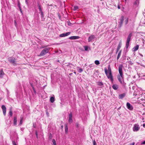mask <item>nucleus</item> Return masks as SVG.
I'll return each mask as SVG.
<instances>
[{
	"mask_svg": "<svg viewBox=\"0 0 145 145\" xmlns=\"http://www.w3.org/2000/svg\"><path fill=\"white\" fill-rule=\"evenodd\" d=\"M118 79L119 81L121 84L122 83V81H123L124 77L123 73H120L119 75H118L117 76Z\"/></svg>",
	"mask_w": 145,
	"mask_h": 145,
	"instance_id": "f03ea898",
	"label": "nucleus"
},
{
	"mask_svg": "<svg viewBox=\"0 0 145 145\" xmlns=\"http://www.w3.org/2000/svg\"><path fill=\"white\" fill-rule=\"evenodd\" d=\"M33 89L34 91V92H35V88L33 87Z\"/></svg>",
	"mask_w": 145,
	"mask_h": 145,
	"instance_id": "49530a36",
	"label": "nucleus"
},
{
	"mask_svg": "<svg viewBox=\"0 0 145 145\" xmlns=\"http://www.w3.org/2000/svg\"><path fill=\"white\" fill-rule=\"evenodd\" d=\"M95 37V35H91L88 38V41L90 42L93 40Z\"/></svg>",
	"mask_w": 145,
	"mask_h": 145,
	"instance_id": "ddd939ff",
	"label": "nucleus"
},
{
	"mask_svg": "<svg viewBox=\"0 0 145 145\" xmlns=\"http://www.w3.org/2000/svg\"><path fill=\"white\" fill-rule=\"evenodd\" d=\"M35 135H36L37 138H38V133L37 131H36L35 132Z\"/></svg>",
	"mask_w": 145,
	"mask_h": 145,
	"instance_id": "4c0bfd02",
	"label": "nucleus"
},
{
	"mask_svg": "<svg viewBox=\"0 0 145 145\" xmlns=\"http://www.w3.org/2000/svg\"><path fill=\"white\" fill-rule=\"evenodd\" d=\"M139 46L138 45H136L133 48L134 51H136L138 49Z\"/></svg>",
	"mask_w": 145,
	"mask_h": 145,
	"instance_id": "aec40b11",
	"label": "nucleus"
},
{
	"mask_svg": "<svg viewBox=\"0 0 145 145\" xmlns=\"http://www.w3.org/2000/svg\"><path fill=\"white\" fill-rule=\"evenodd\" d=\"M78 125H76V127H78Z\"/></svg>",
	"mask_w": 145,
	"mask_h": 145,
	"instance_id": "6e6d98bb",
	"label": "nucleus"
},
{
	"mask_svg": "<svg viewBox=\"0 0 145 145\" xmlns=\"http://www.w3.org/2000/svg\"><path fill=\"white\" fill-rule=\"evenodd\" d=\"M121 47V44L120 43H119L118 45V47L117 48V50H119L120 49V48Z\"/></svg>",
	"mask_w": 145,
	"mask_h": 145,
	"instance_id": "cd10ccee",
	"label": "nucleus"
},
{
	"mask_svg": "<svg viewBox=\"0 0 145 145\" xmlns=\"http://www.w3.org/2000/svg\"><path fill=\"white\" fill-rule=\"evenodd\" d=\"M69 123H71L72 122V112H71L69 114Z\"/></svg>",
	"mask_w": 145,
	"mask_h": 145,
	"instance_id": "f8f14e48",
	"label": "nucleus"
},
{
	"mask_svg": "<svg viewBox=\"0 0 145 145\" xmlns=\"http://www.w3.org/2000/svg\"><path fill=\"white\" fill-rule=\"evenodd\" d=\"M108 79H109L112 82H113V77L112 73H105Z\"/></svg>",
	"mask_w": 145,
	"mask_h": 145,
	"instance_id": "423d86ee",
	"label": "nucleus"
},
{
	"mask_svg": "<svg viewBox=\"0 0 145 145\" xmlns=\"http://www.w3.org/2000/svg\"><path fill=\"white\" fill-rule=\"evenodd\" d=\"M84 48L85 50L87 51L88 50V46H84Z\"/></svg>",
	"mask_w": 145,
	"mask_h": 145,
	"instance_id": "72a5a7b5",
	"label": "nucleus"
},
{
	"mask_svg": "<svg viewBox=\"0 0 145 145\" xmlns=\"http://www.w3.org/2000/svg\"><path fill=\"white\" fill-rule=\"evenodd\" d=\"M71 33L70 32H67L65 33H63L62 34H61L59 35V36L60 37H65L66 36H67L69 35Z\"/></svg>",
	"mask_w": 145,
	"mask_h": 145,
	"instance_id": "1a4fd4ad",
	"label": "nucleus"
},
{
	"mask_svg": "<svg viewBox=\"0 0 145 145\" xmlns=\"http://www.w3.org/2000/svg\"><path fill=\"white\" fill-rule=\"evenodd\" d=\"M23 118L22 117H21V119L20 121L19 125H21L22 124L23 122Z\"/></svg>",
	"mask_w": 145,
	"mask_h": 145,
	"instance_id": "a878e982",
	"label": "nucleus"
},
{
	"mask_svg": "<svg viewBox=\"0 0 145 145\" xmlns=\"http://www.w3.org/2000/svg\"><path fill=\"white\" fill-rule=\"evenodd\" d=\"M82 69L80 68L79 69V70L78 71V72H82Z\"/></svg>",
	"mask_w": 145,
	"mask_h": 145,
	"instance_id": "ea45409f",
	"label": "nucleus"
},
{
	"mask_svg": "<svg viewBox=\"0 0 145 145\" xmlns=\"http://www.w3.org/2000/svg\"><path fill=\"white\" fill-rule=\"evenodd\" d=\"M97 85L99 86H102L103 85V83L102 82H98L97 83Z\"/></svg>",
	"mask_w": 145,
	"mask_h": 145,
	"instance_id": "5701e85b",
	"label": "nucleus"
},
{
	"mask_svg": "<svg viewBox=\"0 0 145 145\" xmlns=\"http://www.w3.org/2000/svg\"><path fill=\"white\" fill-rule=\"evenodd\" d=\"M95 64L97 65H98L100 64V62L98 60H96L95 61Z\"/></svg>",
	"mask_w": 145,
	"mask_h": 145,
	"instance_id": "c756f323",
	"label": "nucleus"
},
{
	"mask_svg": "<svg viewBox=\"0 0 145 145\" xmlns=\"http://www.w3.org/2000/svg\"><path fill=\"white\" fill-rule=\"evenodd\" d=\"M112 87L114 89L116 90L118 88L119 86L117 84H114L113 85Z\"/></svg>",
	"mask_w": 145,
	"mask_h": 145,
	"instance_id": "2eb2a0df",
	"label": "nucleus"
},
{
	"mask_svg": "<svg viewBox=\"0 0 145 145\" xmlns=\"http://www.w3.org/2000/svg\"><path fill=\"white\" fill-rule=\"evenodd\" d=\"M17 118L16 117H14V118L13 124L14 125H16L17 124Z\"/></svg>",
	"mask_w": 145,
	"mask_h": 145,
	"instance_id": "dca6fc26",
	"label": "nucleus"
},
{
	"mask_svg": "<svg viewBox=\"0 0 145 145\" xmlns=\"http://www.w3.org/2000/svg\"><path fill=\"white\" fill-rule=\"evenodd\" d=\"M125 94L124 93L120 94L119 95V98L120 99H122L125 96Z\"/></svg>",
	"mask_w": 145,
	"mask_h": 145,
	"instance_id": "6ab92c4d",
	"label": "nucleus"
},
{
	"mask_svg": "<svg viewBox=\"0 0 145 145\" xmlns=\"http://www.w3.org/2000/svg\"><path fill=\"white\" fill-rule=\"evenodd\" d=\"M14 24H15V25L16 26L17 25V23L16 22V20H14Z\"/></svg>",
	"mask_w": 145,
	"mask_h": 145,
	"instance_id": "a19ab883",
	"label": "nucleus"
},
{
	"mask_svg": "<svg viewBox=\"0 0 145 145\" xmlns=\"http://www.w3.org/2000/svg\"><path fill=\"white\" fill-rule=\"evenodd\" d=\"M52 142L53 143V144H54V145H56V141L55 140V139H53V140H52Z\"/></svg>",
	"mask_w": 145,
	"mask_h": 145,
	"instance_id": "2f4dec72",
	"label": "nucleus"
},
{
	"mask_svg": "<svg viewBox=\"0 0 145 145\" xmlns=\"http://www.w3.org/2000/svg\"><path fill=\"white\" fill-rule=\"evenodd\" d=\"M142 144H145V140L144 141V142H143L142 143Z\"/></svg>",
	"mask_w": 145,
	"mask_h": 145,
	"instance_id": "a18cd8bd",
	"label": "nucleus"
},
{
	"mask_svg": "<svg viewBox=\"0 0 145 145\" xmlns=\"http://www.w3.org/2000/svg\"><path fill=\"white\" fill-rule=\"evenodd\" d=\"M119 50H117H117H116V53L117 54V53L118 52V51Z\"/></svg>",
	"mask_w": 145,
	"mask_h": 145,
	"instance_id": "3c124183",
	"label": "nucleus"
},
{
	"mask_svg": "<svg viewBox=\"0 0 145 145\" xmlns=\"http://www.w3.org/2000/svg\"><path fill=\"white\" fill-rule=\"evenodd\" d=\"M1 72H3V71L2 70L1 71Z\"/></svg>",
	"mask_w": 145,
	"mask_h": 145,
	"instance_id": "864d4df0",
	"label": "nucleus"
},
{
	"mask_svg": "<svg viewBox=\"0 0 145 145\" xmlns=\"http://www.w3.org/2000/svg\"><path fill=\"white\" fill-rule=\"evenodd\" d=\"M65 133L66 134H67L68 132V127L67 124H65Z\"/></svg>",
	"mask_w": 145,
	"mask_h": 145,
	"instance_id": "f3484780",
	"label": "nucleus"
},
{
	"mask_svg": "<svg viewBox=\"0 0 145 145\" xmlns=\"http://www.w3.org/2000/svg\"><path fill=\"white\" fill-rule=\"evenodd\" d=\"M33 127L34 128H35L36 127L35 126H34V125H33Z\"/></svg>",
	"mask_w": 145,
	"mask_h": 145,
	"instance_id": "5fc2aeb1",
	"label": "nucleus"
},
{
	"mask_svg": "<svg viewBox=\"0 0 145 145\" xmlns=\"http://www.w3.org/2000/svg\"><path fill=\"white\" fill-rule=\"evenodd\" d=\"M140 129V127L139 125L138 124H136L134 125V126L133 128V130L134 132H137Z\"/></svg>",
	"mask_w": 145,
	"mask_h": 145,
	"instance_id": "39448f33",
	"label": "nucleus"
},
{
	"mask_svg": "<svg viewBox=\"0 0 145 145\" xmlns=\"http://www.w3.org/2000/svg\"><path fill=\"white\" fill-rule=\"evenodd\" d=\"M123 65H121L119 66V72H122V69Z\"/></svg>",
	"mask_w": 145,
	"mask_h": 145,
	"instance_id": "a211bd4d",
	"label": "nucleus"
},
{
	"mask_svg": "<svg viewBox=\"0 0 145 145\" xmlns=\"http://www.w3.org/2000/svg\"><path fill=\"white\" fill-rule=\"evenodd\" d=\"M50 101L51 103H53L54 101V98L53 97H51L50 98Z\"/></svg>",
	"mask_w": 145,
	"mask_h": 145,
	"instance_id": "b1692460",
	"label": "nucleus"
},
{
	"mask_svg": "<svg viewBox=\"0 0 145 145\" xmlns=\"http://www.w3.org/2000/svg\"><path fill=\"white\" fill-rule=\"evenodd\" d=\"M40 13H41V15L42 17H44V15L43 12L42 11H40Z\"/></svg>",
	"mask_w": 145,
	"mask_h": 145,
	"instance_id": "c9c22d12",
	"label": "nucleus"
},
{
	"mask_svg": "<svg viewBox=\"0 0 145 145\" xmlns=\"http://www.w3.org/2000/svg\"><path fill=\"white\" fill-rule=\"evenodd\" d=\"M1 108L3 109V114L5 116L6 114V108L5 106L4 105H3L1 106Z\"/></svg>",
	"mask_w": 145,
	"mask_h": 145,
	"instance_id": "9b49d317",
	"label": "nucleus"
},
{
	"mask_svg": "<svg viewBox=\"0 0 145 145\" xmlns=\"http://www.w3.org/2000/svg\"><path fill=\"white\" fill-rule=\"evenodd\" d=\"M16 59L14 58H10V59L9 60L10 62L14 65V64H16L15 63Z\"/></svg>",
	"mask_w": 145,
	"mask_h": 145,
	"instance_id": "9d476101",
	"label": "nucleus"
},
{
	"mask_svg": "<svg viewBox=\"0 0 145 145\" xmlns=\"http://www.w3.org/2000/svg\"><path fill=\"white\" fill-rule=\"evenodd\" d=\"M128 22V18H127L126 20L125 21V25L127 24Z\"/></svg>",
	"mask_w": 145,
	"mask_h": 145,
	"instance_id": "7c9ffc66",
	"label": "nucleus"
},
{
	"mask_svg": "<svg viewBox=\"0 0 145 145\" xmlns=\"http://www.w3.org/2000/svg\"><path fill=\"white\" fill-rule=\"evenodd\" d=\"M47 114H48V113L47 112Z\"/></svg>",
	"mask_w": 145,
	"mask_h": 145,
	"instance_id": "4d7b16f0",
	"label": "nucleus"
},
{
	"mask_svg": "<svg viewBox=\"0 0 145 145\" xmlns=\"http://www.w3.org/2000/svg\"><path fill=\"white\" fill-rule=\"evenodd\" d=\"M12 144L13 145H17L15 142L14 141H12Z\"/></svg>",
	"mask_w": 145,
	"mask_h": 145,
	"instance_id": "79ce46f5",
	"label": "nucleus"
},
{
	"mask_svg": "<svg viewBox=\"0 0 145 145\" xmlns=\"http://www.w3.org/2000/svg\"><path fill=\"white\" fill-rule=\"evenodd\" d=\"M61 128L62 129L63 128V125H61Z\"/></svg>",
	"mask_w": 145,
	"mask_h": 145,
	"instance_id": "09e8293b",
	"label": "nucleus"
},
{
	"mask_svg": "<svg viewBox=\"0 0 145 145\" xmlns=\"http://www.w3.org/2000/svg\"><path fill=\"white\" fill-rule=\"evenodd\" d=\"M124 16H121L120 18L119 19L120 21L119 22L118 27L120 28H121L122 26L123 22L124 21Z\"/></svg>",
	"mask_w": 145,
	"mask_h": 145,
	"instance_id": "20e7f679",
	"label": "nucleus"
},
{
	"mask_svg": "<svg viewBox=\"0 0 145 145\" xmlns=\"http://www.w3.org/2000/svg\"><path fill=\"white\" fill-rule=\"evenodd\" d=\"M47 114H48V113L47 112Z\"/></svg>",
	"mask_w": 145,
	"mask_h": 145,
	"instance_id": "13d9d810",
	"label": "nucleus"
},
{
	"mask_svg": "<svg viewBox=\"0 0 145 145\" xmlns=\"http://www.w3.org/2000/svg\"><path fill=\"white\" fill-rule=\"evenodd\" d=\"M72 74V73H70L69 74V75L71 76V75Z\"/></svg>",
	"mask_w": 145,
	"mask_h": 145,
	"instance_id": "603ef678",
	"label": "nucleus"
},
{
	"mask_svg": "<svg viewBox=\"0 0 145 145\" xmlns=\"http://www.w3.org/2000/svg\"><path fill=\"white\" fill-rule=\"evenodd\" d=\"M138 74V75L139 76V77H141L142 76H144V74H143V73H137Z\"/></svg>",
	"mask_w": 145,
	"mask_h": 145,
	"instance_id": "393cba45",
	"label": "nucleus"
},
{
	"mask_svg": "<svg viewBox=\"0 0 145 145\" xmlns=\"http://www.w3.org/2000/svg\"><path fill=\"white\" fill-rule=\"evenodd\" d=\"M139 3L138 0H136L134 3V5H135L138 6Z\"/></svg>",
	"mask_w": 145,
	"mask_h": 145,
	"instance_id": "412c9836",
	"label": "nucleus"
},
{
	"mask_svg": "<svg viewBox=\"0 0 145 145\" xmlns=\"http://www.w3.org/2000/svg\"><path fill=\"white\" fill-rule=\"evenodd\" d=\"M49 50V48H45L44 49L40 52L39 56H42L45 55L48 52Z\"/></svg>",
	"mask_w": 145,
	"mask_h": 145,
	"instance_id": "f257e3e1",
	"label": "nucleus"
},
{
	"mask_svg": "<svg viewBox=\"0 0 145 145\" xmlns=\"http://www.w3.org/2000/svg\"><path fill=\"white\" fill-rule=\"evenodd\" d=\"M143 126L145 128V124H143Z\"/></svg>",
	"mask_w": 145,
	"mask_h": 145,
	"instance_id": "de8ad7c7",
	"label": "nucleus"
},
{
	"mask_svg": "<svg viewBox=\"0 0 145 145\" xmlns=\"http://www.w3.org/2000/svg\"><path fill=\"white\" fill-rule=\"evenodd\" d=\"M52 134L51 133L49 134V138L50 139H52Z\"/></svg>",
	"mask_w": 145,
	"mask_h": 145,
	"instance_id": "f704fd0d",
	"label": "nucleus"
},
{
	"mask_svg": "<svg viewBox=\"0 0 145 145\" xmlns=\"http://www.w3.org/2000/svg\"><path fill=\"white\" fill-rule=\"evenodd\" d=\"M93 145H97V143L95 140L93 141Z\"/></svg>",
	"mask_w": 145,
	"mask_h": 145,
	"instance_id": "e433bc0d",
	"label": "nucleus"
},
{
	"mask_svg": "<svg viewBox=\"0 0 145 145\" xmlns=\"http://www.w3.org/2000/svg\"><path fill=\"white\" fill-rule=\"evenodd\" d=\"M9 114L10 115V116H12V109L10 108V110L9 112Z\"/></svg>",
	"mask_w": 145,
	"mask_h": 145,
	"instance_id": "bb28decb",
	"label": "nucleus"
},
{
	"mask_svg": "<svg viewBox=\"0 0 145 145\" xmlns=\"http://www.w3.org/2000/svg\"><path fill=\"white\" fill-rule=\"evenodd\" d=\"M126 106L127 108L129 110H132L133 109V107L129 103H127Z\"/></svg>",
	"mask_w": 145,
	"mask_h": 145,
	"instance_id": "0eeeda50",
	"label": "nucleus"
},
{
	"mask_svg": "<svg viewBox=\"0 0 145 145\" xmlns=\"http://www.w3.org/2000/svg\"><path fill=\"white\" fill-rule=\"evenodd\" d=\"M78 8V6H75L74 7L73 9L74 10H76Z\"/></svg>",
	"mask_w": 145,
	"mask_h": 145,
	"instance_id": "473e14b6",
	"label": "nucleus"
},
{
	"mask_svg": "<svg viewBox=\"0 0 145 145\" xmlns=\"http://www.w3.org/2000/svg\"><path fill=\"white\" fill-rule=\"evenodd\" d=\"M121 50L119 52V53L118 54V55L117 57V60L118 59H119V58H120V57L121 55Z\"/></svg>",
	"mask_w": 145,
	"mask_h": 145,
	"instance_id": "4be33fe9",
	"label": "nucleus"
},
{
	"mask_svg": "<svg viewBox=\"0 0 145 145\" xmlns=\"http://www.w3.org/2000/svg\"><path fill=\"white\" fill-rule=\"evenodd\" d=\"M38 8L40 12L42 11V9L41 8V6L39 4L38 5Z\"/></svg>",
	"mask_w": 145,
	"mask_h": 145,
	"instance_id": "c85d7f7f",
	"label": "nucleus"
},
{
	"mask_svg": "<svg viewBox=\"0 0 145 145\" xmlns=\"http://www.w3.org/2000/svg\"><path fill=\"white\" fill-rule=\"evenodd\" d=\"M132 36V33H130L129 35L127 38V42L126 44V48H127L128 47L130 41L131 39V37Z\"/></svg>",
	"mask_w": 145,
	"mask_h": 145,
	"instance_id": "7ed1b4c3",
	"label": "nucleus"
},
{
	"mask_svg": "<svg viewBox=\"0 0 145 145\" xmlns=\"http://www.w3.org/2000/svg\"><path fill=\"white\" fill-rule=\"evenodd\" d=\"M4 73H0V77H2L4 75Z\"/></svg>",
	"mask_w": 145,
	"mask_h": 145,
	"instance_id": "58836bf2",
	"label": "nucleus"
},
{
	"mask_svg": "<svg viewBox=\"0 0 145 145\" xmlns=\"http://www.w3.org/2000/svg\"><path fill=\"white\" fill-rule=\"evenodd\" d=\"M135 144V142H133L132 143L130 144L129 145H134Z\"/></svg>",
	"mask_w": 145,
	"mask_h": 145,
	"instance_id": "37998d69",
	"label": "nucleus"
},
{
	"mask_svg": "<svg viewBox=\"0 0 145 145\" xmlns=\"http://www.w3.org/2000/svg\"><path fill=\"white\" fill-rule=\"evenodd\" d=\"M118 9H120V6L119 5H118Z\"/></svg>",
	"mask_w": 145,
	"mask_h": 145,
	"instance_id": "8fccbe9b",
	"label": "nucleus"
},
{
	"mask_svg": "<svg viewBox=\"0 0 145 145\" xmlns=\"http://www.w3.org/2000/svg\"><path fill=\"white\" fill-rule=\"evenodd\" d=\"M80 37L78 36H72L69 37L70 39H76L80 38Z\"/></svg>",
	"mask_w": 145,
	"mask_h": 145,
	"instance_id": "4468645a",
	"label": "nucleus"
},
{
	"mask_svg": "<svg viewBox=\"0 0 145 145\" xmlns=\"http://www.w3.org/2000/svg\"><path fill=\"white\" fill-rule=\"evenodd\" d=\"M105 72H111V70L110 65H108V68H105Z\"/></svg>",
	"mask_w": 145,
	"mask_h": 145,
	"instance_id": "6e6552de",
	"label": "nucleus"
},
{
	"mask_svg": "<svg viewBox=\"0 0 145 145\" xmlns=\"http://www.w3.org/2000/svg\"><path fill=\"white\" fill-rule=\"evenodd\" d=\"M25 3L27 4H28V0H25Z\"/></svg>",
	"mask_w": 145,
	"mask_h": 145,
	"instance_id": "c03bdc74",
	"label": "nucleus"
}]
</instances>
